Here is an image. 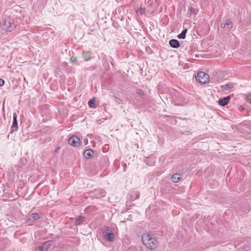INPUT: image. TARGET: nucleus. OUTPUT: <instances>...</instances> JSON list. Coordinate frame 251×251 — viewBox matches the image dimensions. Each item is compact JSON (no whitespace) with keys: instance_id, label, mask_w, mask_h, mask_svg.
Here are the masks:
<instances>
[{"instance_id":"obj_1","label":"nucleus","mask_w":251,"mask_h":251,"mask_svg":"<svg viewBox=\"0 0 251 251\" xmlns=\"http://www.w3.org/2000/svg\"><path fill=\"white\" fill-rule=\"evenodd\" d=\"M144 244L149 249L152 250L157 245V241L149 235H143L142 238Z\"/></svg>"},{"instance_id":"obj_2","label":"nucleus","mask_w":251,"mask_h":251,"mask_svg":"<svg viewBox=\"0 0 251 251\" xmlns=\"http://www.w3.org/2000/svg\"><path fill=\"white\" fill-rule=\"evenodd\" d=\"M1 26L3 30L11 32L16 27V25L13 20L7 18L2 20L1 23Z\"/></svg>"},{"instance_id":"obj_3","label":"nucleus","mask_w":251,"mask_h":251,"mask_svg":"<svg viewBox=\"0 0 251 251\" xmlns=\"http://www.w3.org/2000/svg\"><path fill=\"white\" fill-rule=\"evenodd\" d=\"M208 78V75L202 72L198 73L197 75L196 76V80L201 84L206 83Z\"/></svg>"},{"instance_id":"obj_4","label":"nucleus","mask_w":251,"mask_h":251,"mask_svg":"<svg viewBox=\"0 0 251 251\" xmlns=\"http://www.w3.org/2000/svg\"><path fill=\"white\" fill-rule=\"evenodd\" d=\"M18 129V121H17V114L16 113H13V123L12 126H11L10 132L12 133L13 132L16 131Z\"/></svg>"},{"instance_id":"obj_5","label":"nucleus","mask_w":251,"mask_h":251,"mask_svg":"<svg viewBox=\"0 0 251 251\" xmlns=\"http://www.w3.org/2000/svg\"><path fill=\"white\" fill-rule=\"evenodd\" d=\"M68 143L73 146L77 147L80 145V139L76 136H73L69 139Z\"/></svg>"},{"instance_id":"obj_6","label":"nucleus","mask_w":251,"mask_h":251,"mask_svg":"<svg viewBox=\"0 0 251 251\" xmlns=\"http://www.w3.org/2000/svg\"><path fill=\"white\" fill-rule=\"evenodd\" d=\"M103 237L104 238L109 241L112 242L114 240V235L111 230L107 229L106 231L103 232Z\"/></svg>"},{"instance_id":"obj_7","label":"nucleus","mask_w":251,"mask_h":251,"mask_svg":"<svg viewBox=\"0 0 251 251\" xmlns=\"http://www.w3.org/2000/svg\"><path fill=\"white\" fill-rule=\"evenodd\" d=\"M40 218H41V216L39 213H32L31 214L27 216L26 221L27 222H34L35 221H37V220L40 219Z\"/></svg>"},{"instance_id":"obj_8","label":"nucleus","mask_w":251,"mask_h":251,"mask_svg":"<svg viewBox=\"0 0 251 251\" xmlns=\"http://www.w3.org/2000/svg\"><path fill=\"white\" fill-rule=\"evenodd\" d=\"M230 99V96H227L220 99L219 100L218 103L220 105L224 106L228 103Z\"/></svg>"},{"instance_id":"obj_9","label":"nucleus","mask_w":251,"mask_h":251,"mask_svg":"<svg viewBox=\"0 0 251 251\" xmlns=\"http://www.w3.org/2000/svg\"><path fill=\"white\" fill-rule=\"evenodd\" d=\"M75 225H77V226L81 225L84 222V220H85V217L84 216H77L75 218Z\"/></svg>"},{"instance_id":"obj_10","label":"nucleus","mask_w":251,"mask_h":251,"mask_svg":"<svg viewBox=\"0 0 251 251\" xmlns=\"http://www.w3.org/2000/svg\"><path fill=\"white\" fill-rule=\"evenodd\" d=\"M170 46L173 48L177 49L180 47L179 41L176 39H171L169 41Z\"/></svg>"},{"instance_id":"obj_11","label":"nucleus","mask_w":251,"mask_h":251,"mask_svg":"<svg viewBox=\"0 0 251 251\" xmlns=\"http://www.w3.org/2000/svg\"><path fill=\"white\" fill-rule=\"evenodd\" d=\"M82 56L85 61L90 60L92 57V53L90 51H84L82 53Z\"/></svg>"},{"instance_id":"obj_12","label":"nucleus","mask_w":251,"mask_h":251,"mask_svg":"<svg viewBox=\"0 0 251 251\" xmlns=\"http://www.w3.org/2000/svg\"><path fill=\"white\" fill-rule=\"evenodd\" d=\"M235 84L234 83H227L224 85H221V88L223 91H229L232 90Z\"/></svg>"},{"instance_id":"obj_13","label":"nucleus","mask_w":251,"mask_h":251,"mask_svg":"<svg viewBox=\"0 0 251 251\" xmlns=\"http://www.w3.org/2000/svg\"><path fill=\"white\" fill-rule=\"evenodd\" d=\"M95 196L97 198L104 197L105 192L103 189H98L94 191Z\"/></svg>"},{"instance_id":"obj_14","label":"nucleus","mask_w":251,"mask_h":251,"mask_svg":"<svg viewBox=\"0 0 251 251\" xmlns=\"http://www.w3.org/2000/svg\"><path fill=\"white\" fill-rule=\"evenodd\" d=\"M94 154V151L91 149L86 150L84 152L85 157L87 159L91 158Z\"/></svg>"},{"instance_id":"obj_15","label":"nucleus","mask_w":251,"mask_h":251,"mask_svg":"<svg viewBox=\"0 0 251 251\" xmlns=\"http://www.w3.org/2000/svg\"><path fill=\"white\" fill-rule=\"evenodd\" d=\"M171 179L174 182H178L181 179L180 175L177 173L175 174L172 176Z\"/></svg>"},{"instance_id":"obj_16","label":"nucleus","mask_w":251,"mask_h":251,"mask_svg":"<svg viewBox=\"0 0 251 251\" xmlns=\"http://www.w3.org/2000/svg\"><path fill=\"white\" fill-rule=\"evenodd\" d=\"M53 241L52 240H49L44 242L42 245V247L45 249V251H46L49 249Z\"/></svg>"},{"instance_id":"obj_17","label":"nucleus","mask_w":251,"mask_h":251,"mask_svg":"<svg viewBox=\"0 0 251 251\" xmlns=\"http://www.w3.org/2000/svg\"><path fill=\"white\" fill-rule=\"evenodd\" d=\"M187 32V29L184 28L181 32L177 35V37L179 39H184L186 37V34Z\"/></svg>"},{"instance_id":"obj_18","label":"nucleus","mask_w":251,"mask_h":251,"mask_svg":"<svg viewBox=\"0 0 251 251\" xmlns=\"http://www.w3.org/2000/svg\"><path fill=\"white\" fill-rule=\"evenodd\" d=\"M225 25L227 28L230 29L233 27V24L231 20H226Z\"/></svg>"},{"instance_id":"obj_19","label":"nucleus","mask_w":251,"mask_h":251,"mask_svg":"<svg viewBox=\"0 0 251 251\" xmlns=\"http://www.w3.org/2000/svg\"><path fill=\"white\" fill-rule=\"evenodd\" d=\"M88 105L91 108H94L96 107L95 99H91L89 100Z\"/></svg>"},{"instance_id":"obj_20","label":"nucleus","mask_w":251,"mask_h":251,"mask_svg":"<svg viewBox=\"0 0 251 251\" xmlns=\"http://www.w3.org/2000/svg\"><path fill=\"white\" fill-rule=\"evenodd\" d=\"M136 92L140 96H143L145 95L143 91L140 89H137L136 90Z\"/></svg>"},{"instance_id":"obj_21","label":"nucleus","mask_w":251,"mask_h":251,"mask_svg":"<svg viewBox=\"0 0 251 251\" xmlns=\"http://www.w3.org/2000/svg\"><path fill=\"white\" fill-rule=\"evenodd\" d=\"M189 11H190V14H194L195 15L196 14V10L195 9H194L192 6L190 7H189Z\"/></svg>"},{"instance_id":"obj_22","label":"nucleus","mask_w":251,"mask_h":251,"mask_svg":"<svg viewBox=\"0 0 251 251\" xmlns=\"http://www.w3.org/2000/svg\"><path fill=\"white\" fill-rule=\"evenodd\" d=\"M71 61L73 64H75L77 62V58L75 57H72L71 58Z\"/></svg>"},{"instance_id":"obj_23","label":"nucleus","mask_w":251,"mask_h":251,"mask_svg":"<svg viewBox=\"0 0 251 251\" xmlns=\"http://www.w3.org/2000/svg\"><path fill=\"white\" fill-rule=\"evenodd\" d=\"M144 12H145V10H144V9H142V8L138 9L137 10V13H140V14H143Z\"/></svg>"},{"instance_id":"obj_24","label":"nucleus","mask_w":251,"mask_h":251,"mask_svg":"<svg viewBox=\"0 0 251 251\" xmlns=\"http://www.w3.org/2000/svg\"><path fill=\"white\" fill-rule=\"evenodd\" d=\"M4 84V81L3 79L0 78V86H2Z\"/></svg>"},{"instance_id":"obj_25","label":"nucleus","mask_w":251,"mask_h":251,"mask_svg":"<svg viewBox=\"0 0 251 251\" xmlns=\"http://www.w3.org/2000/svg\"><path fill=\"white\" fill-rule=\"evenodd\" d=\"M38 251H45L42 246H39L38 248Z\"/></svg>"},{"instance_id":"obj_26","label":"nucleus","mask_w":251,"mask_h":251,"mask_svg":"<svg viewBox=\"0 0 251 251\" xmlns=\"http://www.w3.org/2000/svg\"><path fill=\"white\" fill-rule=\"evenodd\" d=\"M221 27L222 28H226V25H225V23H223V24H221Z\"/></svg>"},{"instance_id":"obj_27","label":"nucleus","mask_w":251,"mask_h":251,"mask_svg":"<svg viewBox=\"0 0 251 251\" xmlns=\"http://www.w3.org/2000/svg\"><path fill=\"white\" fill-rule=\"evenodd\" d=\"M135 194H136V197L135 198V199H138L139 197V194L137 192H135Z\"/></svg>"},{"instance_id":"obj_28","label":"nucleus","mask_w":251,"mask_h":251,"mask_svg":"<svg viewBox=\"0 0 251 251\" xmlns=\"http://www.w3.org/2000/svg\"><path fill=\"white\" fill-rule=\"evenodd\" d=\"M84 142H85V145H87L88 144V139L87 138H85L84 139Z\"/></svg>"},{"instance_id":"obj_29","label":"nucleus","mask_w":251,"mask_h":251,"mask_svg":"<svg viewBox=\"0 0 251 251\" xmlns=\"http://www.w3.org/2000/svg\"><path fill=\"white\" fill-rule=\"evenodd\" d=\"M214 182L215 183V184H217L218 183L217 181H215Z\"/></svg>"},{"instance_id":"obj_30","label":"nucleus","mask_w":251,"mask_h":251,"mask_svg":"<svg viewBox=\"0 0 251 251\" xmlns=\"http://www.w3.org/2000/svg\"><path fill=\"white\" fill-rule=\"evenodd\" d=\"M59 148H57V149H56V151H58V150L59 149Z\"/></svg>"},{"instance_id":"obj_31","label":"nucleus","mask_w":251,"mask_h":251,"mask_svg":"<svg viewBox=\"0 0 251 251\" xmlns=\"http://www.w3.org/2000/svg\"><path fill=\"white\" fill-rule=\"evenodd\" d=\"M59 148H57V149H56V151H58V150L59 149Z\"/></svg>"},{"instance_id":"obj_32","label":"nucleus","mask_w":251,"mask_h":251,"mask_svg":"<svg viewBox=\"0 0 251 251\" xmlns=\"http://www.w3.org/2000/svg\"><path fill=\"white\" fill-rule=\"evenodd\" d=\"M59 148H57V149H56V151H58V150L59 149Z\"/></svg>"}]
</instances>
